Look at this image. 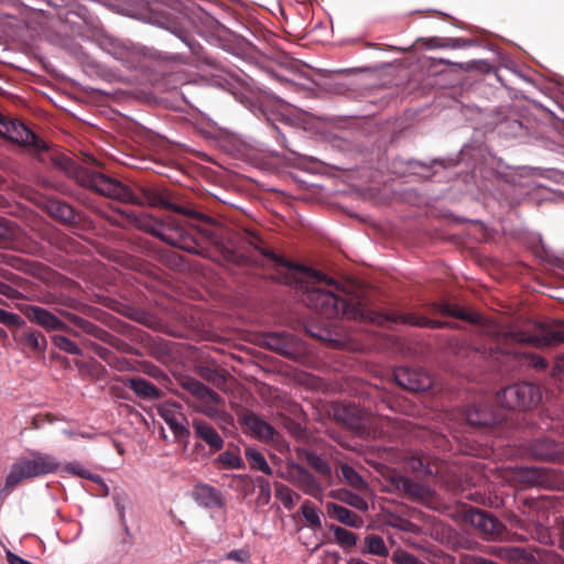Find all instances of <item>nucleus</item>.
I'll use <instances>...</instances> for the list:
<instances>
[{
	"instance_id": "nucleus-31",
	"label": "nucleus",
	"mask_w": 564,
	"mask_h": 564,
	"mask_svg": "<svg viewBox=\"0 0 564 564\" xmlns=\"http://www.w3.org/2000/svg\"><path fill=\"white\" fill-rule=\"evenodd\" d=\"M256 484L257 486L259 487L260 489V496L265 500L268 501L269 498H270V485L269 482L263 479L262 477H258L256 479Z\"/></svg>"
},
{
	"instance_id": "nucleus-41",
	"label": "nucleus",
	"mask_w": 564,
	"mask_h": 564,
	"mask_svg": "<svg viewBox=\"0 0 564 564\" xmlns=\"http://www.w3.org/2000/svg\"><path fill=\"white\" fill-rule=\"evenodd\" d=\"M63 433L69 437H73L75 434L72 431L64 430Z\"/></svg>"
},
{
	"instance_id": "nucleus-29",
	"label": "nucleus",
	"mask_w": 564,
	"mask_h": 564,
	"mask_svg": "<svg viewBox=\"0 0 564 564\" xmlns=\"http://www.w3.org/2000/svg\"><path fill=\"white\" fill-rule=\"evenodd\" d=\"M51 212L55 217L61 218L63 221H69L73 218V209L67 204H53Z\"/></svg>"
},
{
	"instance_id": "nucleus-27",
	"label": "nucleus",
	"mask_w": 564,
	"mask_h": 564,
	"mask_svg": "<svg viewBox=\"0 0 564 564\" xmlns=\"http://www.w3.org/2000/svg\"><path fill=\"white\" fill-rule=\"evenodd\" d=\"M0 323L9 327L20 328L24 325L23 319L14 313L7 312L0 308Z\"/></svg>"
},
{
	"instance_id": "nucleus-16",
	"label": "nucleus",
	"mask_w": 564,
	"mask_h": 564,
	"mask_svg": "<svg viewBox=\"0 0 564 564\" xmlns=\"http://www.w3.org/2000/svg\"><path fill=\"white\" fill-rule=\"evenodd\" d=\"M327 511L329 517L336 519L337 521L352 528H359L362 525V519L358 517L352 511L336 505V503H327Z\"/></svg>"
},
{
	"instance_id": "nucleus-14",
	"label": "nucleus",
	"mask_w": 564,
	"mask_h": 564,
	"mask_svg": "<svg viewBox=\"0 0 564 564\" xmlns=\"http://www.w3.org/2000/svg\"><path fill=\"white\" fill-rule=\"evenodd\" d=\"M265 345L282 355L292 356L296 346V339L288 334L272 333L264 338Z\"/></svg>"
},
{
	"instance_id": "nucleus-15",
	"label": "nucleus",
	"mask_w": 564,
	"mask_h": 564,
	"mask_svg": "<svg viewBox=\"0 0 564 564\" xmlns=\"http://www.w3.org/2000/svg\"><path fill=\"white\" fill-rule=\"evenodd\" d=\"M193 427L196 436L202 438L210 448L215 451L223 448L224 441L210 424L200 420H194Z\"/></svg>"
},
{
	"instance_id": "nucleus-7",
	"label": "nucleus",
	"mask_w": 564,
	"mask_h": 564,
	"mask_svg": "<svg viewBox=\"0 0 564 564\" xmlns=\"http://www.w3.org/2000/svg\"><path fill=\"white\" fill-rule=\"evenodd\" d=\"M91 186L96 192L117 198L123 202H133V194L121 183L102 174H95L91 178Z\"/></svg>"
},
{
	"instance_id": "nucleus-18",
	"label": "nucleus",
	"mask_w": 564,
	"mask_h": 564,
	"mask_svg": "<svg viewBox=\"0 0 564 564\" xmlns=\"http://www.w3.org/2000/svg\"><path fill=\"white\" fill-rule=\"evenodd\" d=\"M366 545V550L362 553H369L380 557H387L389 555V550L383 541V539L376 534L367 535L364 540Z\"/></svg>"
},
{
	"instance_id": "nucleus-42",
	"label": "nucleus",
	"mask_w": 564,
	"mask_h": 564,
	"mask_svg": "<svg viewBox=\"0 0 564 564\" xmlns=\"http://www.w3.org/2000/svg\"><path fill=\"white\" fill-rule=\"evenodd\" d=\"M539 455L543 458H551L553 456V454H551V453L550 454L549 453L547 454H539Z\"/></svg>"
},
{
	"instance_id": "nucleus-23",
	"label": "nucleus",
	"mask_w": 564,
	"mask_h": 564,
	"mask_svg": "<svg viewBox=\"0 0 564 564\" xmlns=\"http://www.w3.org/2000/svg\"><path fill=\"white\" fill-rule=\"evenodd\" d=\"M52 341L57 348H59L68 354H74V355L80 354V349L78 348V346L73 340L67 338L66 336L54 335L52 337Z\"/></svg>"
},
{
	"instance_id": "nucleus-12",
	"label": "nucleus",
	"mask_w": 564,
	"mask_h": 564,
	"mask_svg": "<svg viewBox=\"0 0 564 564\" xmlns=\"http://www.w3.org/2000/svg\"><path fill=\"white\" fill-rule=\"evenodd\" d=\"M243 423L247 431L261 441L273 438L274 429L260 416L249 413L243 416Z\"/></svg>"
},
{
	"instance_id": "nucleus-11",
	"label": "nucleus",
	"mask_w": 564,
	"mask_h": 564,
	"mask_svg": "<svg viewBox=\"0 0 564 564\" xmlns=\"http://www.w3.org/2000/svg\"><path fill=\"white\" fill-rule=\"evenodd\" d=\"M29 319L47 330L63 329L65 324L53 313L39 306H31L25 312Z\"/></svg>"
},
{
	"instance_id": "nucleus-32",
	"label": "nucleus",
	"mask_w": 564,
	"mask_h": 564,
	"mask_svg": "<svg viewBox=\"0 0 564 564\" xmlns=\"http://www.w3.org/2000/svg\"><path fill=\"white\" fill-rule=\"evenodd\" d=\"M223 457L224 462L227 463L232 468H239L241 466V459L234 454L225 453Z\"/></svg>"
},
{
	"instance_id": "nucleus-38",
	"label": "nucleus",
	"mask_w": 564,
	"mask_h": 564,
	"mask_svg": "<svg viewBox=\"0 0 564 564\" xmlns=\"http://www.w3.org/2000/svg\"><path fill=\"white\" fill-rule=\"evenodd\" d=\"M315 467L323 474L329 473V467L324 462H318Z\"/></svg>"
},
{
	"instance_id": "nucleus-36",
	"label": "nucleus",
	"mask_w": 564,
	"mask_h": 564,
	"mask_svg": "<svg viewBox=\"0 0 564 564\" xmlns=\"http://www.w3.org/2000/svg\"><path fill=\"white\" fill-rule=\"evenodd\" d=\"M7 560H8L9 564H32L29 561L15 555L11 552H8Z\"/></svg>"
},
{
	"instance_id": "nucleus-22",
	"label": "nucleus",
	"mask_w": 564,
	"mask_h": 564,
	"mask_svg": "<svg viewBox=\"0 0 564 564\" xmlns=\"http://www.w3.org/2000/svg\"><path fill=\"white\" fill-rule=\"evenodd\" d=\"M332 530H333L336 542L340 546L351 547L356 544L357 539L352 532H350L344 528H340V527H335Z\"/></svg>"
},
{
	"instance_id": "nucleus-19",
	"label": "nucleus",
	"mask_w": 564,
	"mask_h": 564,
	"mask_svg": "<svg viewBox=\"0 0 564 564\" xmlns=\"http://www.w3.org/2000/svg\"><path fill=\"white\" fill-rule=\"evenodd\" d=\"M245 455L250 463L251 468L262 471L265 475H271L272 469L268 465L264 456L253 447H247Z\"/></svg>"
},
{
	"instance_id": "nucleus-13",
	"label": "nucleus",
	"mask_w": 564,
	"mask_h": 564,
	"mask_svg": "<svg viewBox=\"0 0 564 564\" xmlns=\"http://www.w3.org/2000/svg\"><path fill=\"white\" fill-rule=\"evenodd\" d=\"M194 500L202 507L214 509L223 507L221 495L209 485H197L193 491Z\"/></svg>"
},
{
	"instance_id": "nucleus-1",
	"label": "nucleus",
	"mask_w": 564,
	"mask_h": 564,
	"mask_svg": "<svg viewBox=\"0 0 564 564\" xmlns=\"http://www.w3.org/2000/svg\"><path fill=\"white\" fill-rule=\"evenodd\" d=\"M262 253L274 260L279 280L294 284L301 292L302 301L312 310L326 317L344 316L350 319H367L379 325L392 321L416 326H427L430 321L413 315H381L368 307L354 294L349 293L334 279L319 271L294 264L269 250Z\"/></svg>"
},
{
	"instance_id": "nucleus-2",
	"label": "nucleus",
	"mask_w": 564,
	"mask_h": 564,
	"mask_svg": "<svg viewBox=\"0 0 564 564\" xmlns=\"http://www.w3.org/2000/svg\"><path fill=\"white\" fill-rule=\"evenodd\" d=\"M59 468L58 459L50 454L32 452L28 457L19 458L10 468L6 478V488H12L28 478L44 476Z\"/></svg>"
},
{
	"instance_id": "nucleus-37",
	"label": "nucleus",
	"mask_w": 564,
	"mask_h": 564,
	"mask_svg": "<svg viewBox=\"0 0 564 564\" xmlns=\"http://www.w3.org/2000/svg\"><path fill=\"white\" fill-rule=\"evenodd\" d=\"M228 558L237 562H245L247 558V554L242 551H232L228 554Z\"/></svg>"
},
{
	"instance_id": "nucleus-20",
	"label": "nucleus",
	"mask_w": 564,
	"mask_h": 564,
	"mask_svg": "<svg viewBox=\"0 0 564 564\" xmlns=\"http://www.w3.org/2000/svg\"><path fill=\"white\" fill-rule=\"evenodd\" d=\"M129 384L130 388L140 397L148 399H156L160 397V391L143 379H131Z\"/></svg>"
},
{
	"instance_id": "nucleus-21",
	"label": "nucleus",
	"mask_w": 564,
	"mask_h": 564,
	"mask_svg": "<svg viewBox=\"0 0 564 564\" xmlns=\"http://www.w3.org/2000/svg\"><path fill=\"white\" fill-rule=\"evenodd\" d=\"M470 522L485 533H491L496 529L495 520L482 511L475 510L469 514Z\"/></svg>"
},
{
	"instance_id": "nucleus-9",
	"label": "nucleus",
	"mask_w": 564,
	"mask_h": 564,
	"mask_svg": "<svg viewBox=\"0 0 564 564\" xmlns=\"http://www.w3.org/2000/svg\"><path fill=\"white\" fill-rule=\"evenodd\" d=\"M393 376L400 387L410 391L426 390L432 383L427 375L409 368H399L394 371Z\"/></svg>"
},
{
	"instance_id": "nucleus-30",
	"label": "nucleus",
	"mask_w": 564,
	"mask_h": 564,
	"mask_svg": "<svg viewBox=\"0 0 564 564\" xmlns=\"http://www.w3.org/2000/svg\"><path fill=\"white\" fill-rule=\"evenodd\" d=\"M66 470L72 473V474H75L79 477H85V478H90L95 481L98 480L97 477H94L91 476L83 466H80L79 464H76V463H70L68 464L66 467Z\"/></svg>"
},
{
	"instance_id": "nucleus-24",
	"label": "nucleus",
	"mask_w": 564,
	"mask_h": 564,
	"mask_svg": "<svg viewBox=\"0 0 564 564\" xmlns=\"http://www.w3.org/2000/svg\"><path fill=\"white\" fill-rule=\"evenodd\" d=\"M340 473L343 477L355 488L362 489L366 487V482L358 475V473L348 465H341Z\"/></svg>"
},
{
	"instance_id": "nucleus-33",
	"label": "nucleus",
	"mask_w": 564,
	"mask_h": 564,
	"mask_svg": "<svg viewBox=\"0 0 564 564\" xmlns=\"http://www.w3.org/2000/svg\"><path fill=\"white\" fill-rule=\"evenodd\" d=\"M174 210L181 213V214H184V215H187V216H191V217H194V218H199V219H208L207 217H205L204 215L193 210V209H189V208H186V207H182V206H175L174 207Z\"/></svg>"
},
{
	"instance_id": "nucleus-28",
	"label": "nucleus",
	"mask_w": 564,
	"mask_h": 564,
	"mask_svg": "<svg viewBox=\"0 0 564 564\" xmlns=\"http://www.w3.org/2000/svg\"><path fill=\"white\" fill-rule=\"evenodd\" d=\"M302 514L304 519L310 523L312 527L318 528L321 527V519L316 511V509L311 503H304L301 508Z\"/></svg>"
},
{
	"instance_id": "nucleus-40",
	"label": "nucleus",
	"mask_w": 564,
	"mask_h": 564,
	"mask_svg": "<svg viewBox=\"0 0 564 564\" xmlns=\"http://www.w3.org/2000/svg\"><path fill=\"white\" fill-rule=\"evenodd\" d=\"M546 366L545 361L543 359H538L535 362V367L544 368Z\"/></svg>"
},
{
	"instance_id": "nucleus-39",
	"label": "nucleus",
	"mask_w": 564,
	"mask_h": 564,
	"mask_svg": "<svg viewBox=\"0 0 564 564\" xmlns=\"http://www.w3.org/2000/svg\"><path fill=\"white\" fill-rule=\"evenodd\" d=\"M348 564H370L361 558H350Z\"/></svg>"
},
{
	"instance_id": "nucleus-17",
	"label": "nucleus",
	"mask_w": 564,
	"mask_h": 564,
	"mask_svg": "<svg viewBox=\"0 0 564 564\" xmlns=\"http://www.w3.org/2000/svg\"><path fill=\"white\" fill-rule=\"evenodd\" d=\"M441 311L445 314L452 315L454 317L468 321L470 323H482V317L480 314L474 311H469L464 307L454 306L451 304H443L441 306Z\"/></svg>"
},
{
	"instance_id": "nucleus-43",
	"label": "nucleus",
	"mask_w": 564,
	"mask_h": 564,
	"mask_svg": "<svg viewBox=\"0 0 564 564\" xmlns=\"http://www.w3.org/2000/svg\"><path fill=\"white\" fill-rule=\"evenodd\" d=\"M468 421L471 423V424H476L475 421H473L470 417H468Z\"/></svg>"
},
{
	"instance_id": "nucleus-34",
	"label": "nucleus",
	"mask_w": 564,
	"mask_h": 564,
	"mask_svg": "<svg viewBox=\"0 0 564 564\" xmlns=\"http://www.w3.org/2000/svg\"><path fill=\"white\" fill-rule=\"evenodd\" d=\"M280 496L284 506L291 509L293 507L292 492L289 489H281Z\"/></svg>"
},
{
	"instance_id": "nucleus-3",
	"label": "nucleus",
	"mask_w": 564,
	"mask_h": 564,
	"mask_svg": "<svg viewBox=\"0 0 564 564\" xmlns=\"http://www.w3.org/2000/svg\"><path fill=\"white\" fill-rule=\"evenodd\" d=\"M184 388L195 399L194 401H188V404L194 408L195 411L210 419L220 416L223 412L220 408L221 399L216 392L195 380L186 381Z\"/></svg>"
},
{
	"instance_id": "nucleus-6",
	"label": "nucleus",
	"mask_w": 564,
	"mask_h": 564,
	"mask_svg": "<svg viewBox=\"0 0 564 564\" xmlns=\"http://www.w3.org/2000/svg\"><path fill=\"white\" fill-rule=\"evenodd\" d=\"M510 336L519 343H525L539 348L564 341V332L544 328H540L535 334H530L525 330H516L510 333Z\"/></svg>"
},
{
	"instance_id": "nucleus-35",
	"label": "nucleus",
	"mask_w": 564,
	"mask_h": 564,
	"mask_svg": "<svg viewBox=\"0 0 564 564\" xmlns=\"http://www.w3.org/2000/svg\"><path fill=\"white\" fill-rule=\"evenodd\" d=\"M28 344L34 349L40 348V336L35 333H28L25 335Z\"/></svg>"
},
{
	"instance_id": "nucleus-8",
	"label": "nucleus",
	"mask_w": 564,
	"mask_h": 564,
	"mask_svg": "<svg viewBox=\"0 0 564 564\" xmlns=\"http://www.w3.org/2000/svg\"><path fill=\"white\" fill-rule=\"evenodd\" d=\"M488 553L509 564H536L533 554L520 546H490Z\"/></svg>"
},
{
	"instance_id": "nucleus-26",
	"label": "nucleus",
	"mask_w": 564,
	"mask_h": 564,
	"mask_svg": "<svg viewBox=\"0 0 564 564\" xmlns=\"http://www.w3.org/2000/svg\"><path fill=\"white\" fill-rule=\"evenodd\" d=\"M392 561L395 564H425L424 562L420 561L416 556L402 549H397L393 552Z\"/></svg>"
},
{
	"instance_id": "nucleus-4",
	"label": "nucleus",
	"mask_w": 564,
	"mask_h": 564,
	"mask_svg": "<svg viewBox=\"0 0 564 564\" xmlns=\"http://www.w3.org/2000/svg\"><path fill=\"white\" fill-rule=\"evenodd\" d=\"M0 135L10 139L23 147L30 148L33 152H41L47 148L46 143L40 140L23 123L10 120L0 113Z\"/></svg>"
},
{
	"instance_id": "nucleus-10",
	"label": "nucleus",
	"mask_w": 564,
	"mask_h": 564,
	"mask_svg": "<svg viewBox=\"0 0 564 564\" xmlns=\"http://www.w3.org/2000/svg\"><path fill=\"white\" fill-rule=\"evenodd\" d=\"M159 411L162 419L170 426L175 436L182 437L188 435L189 432L184 424L185 417L180 405L174 403H164Z\"/></svg>"
},
{
	"instance_id": "nucleus-25",
	"label": "nucleus",
	"mask_w": 564,
	"mask_h": 564,
	"mask_svg": "<svg viewBox=\"0 0 564 564\" xmlns=\"http://www.w3.org/2000/svg\"><path fill=\"white\" fill-rule=\"evenodd\" d=\"M337 498L358 510L364 511L368 508V505L364 498L349 491L338 494Z\"/></svg>"
},
{
	"instance_id": "nucleus-5",
	"label": "nucleus",
	"mask_w": 564,
	"mask_h": 564,
	"mask_svg": "<svg viewBox=\"0 0 564 564\" xmlns=\"http://www.w3.org/2000/svg\"><path fill=\"white\" fill-rule=\"evenodd\" d=\"M541 399L539 389L530 383H520L506 388L499 394L501 405L509 409H528Z\"/></svg>"
}]
</instances>
